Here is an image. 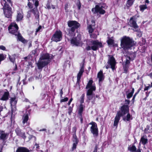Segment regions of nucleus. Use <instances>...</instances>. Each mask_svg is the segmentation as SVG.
I'll use <instances>...</instances> for the list:
<instances>
[{"mask_svg": "<svg viewBox=\"0 0 152 152\" xmlns=\"http://www.w3.org/2000/svg\"><path fill=\"white\" fill-rule=\"evenodd\" d=\"M129 112V107L127 105L122 106L120 111H118L115 118L114 126L117 127L121 116L124 115Z\"/></svg>", "mask_w": 152, "mask_h": 152, "instance_id": "7ed1b4c3", "label": "nucleus"}, {"mask_svg": "<svg viewBox=\"0 0 152 152\" xmlns=\"http://www.w3.org/2000/svg\"><path fill=\"white\" fill-rule=\"evenodd\" d=\"M142 142V143L143 145H145L148 142L147 139L144 137H142L140 140V142L139 144V146L140 147L141 145L140 142Z\"/></svg>", "mask_w": 152, "mask_h": 152, "instance_id": "bb28decb", "label": "nucleus"}, {"mask_svg": "<svg viewBox=\"0 0 152 152\" xmlns=\"http://www.w3.org/2000/svg\"><path fill=\"white\" fill-rule=\"evenodd\" d=\"M88 29L89 33H91L94 31L93 28H92V26L89 25L88 26Z\"/></svg>", "mask_w": 152, "mask_h": 152, "instance_id": "f704fd0d", "label": "nucleus"}, {"mask_svg": "<svg viewBox=\"0 0 152 152\" xmlns=\"http://www.w3.org/2000/svg\"><path fill=\"white\" fill-rule=\"evenodd\" d=\"M106 7V6L104 4L96 5L94 8L95 12L96 13H99L100 14H103L105 13V11L102 8H105Z\"/></svg>", "mask_w": 152, "mask_h": 152, "instance_id": "9b49d317", "label": "nucleus"}, {"mask_svg": "<svg viewBox=\"0 0 152 152\" xmlns=\"http://www.w3.org/2000/svg\"><path fill=\"white\" fill-rule=\"evenodd\" d=\"M93 152H97V149H95Z\"/></svg>", "mask_w": 152, "mask_h": 152, "instance_id": "774afa93", "label": "nucleus"}, {"mask_svg": "<svg viewBox=\"0 0 152 152\" xmlns=\"http://www.w3.org/2000/svg\"><path fill=\"white\" fill-rule=\"evenodd\" d=\"M135 18L134 16L131 18L129 21V24L131 26L133 27L134 29H136L138 28V26L134 20Z\"/></svg>", "mask_w": 152, "mask_h": 152, "instance_id": "ddd939ff", "label": "nucleus"}, {"mask_svg": "<svg viewBox=\"0 0 152 152\" xmlns=\"http://www.w3.org/2000/svg\"><path fill=\"white\" fill-rule=\"evenodd\" d=\"M84 71L83 63L81 65L80 69L77 75V82L79 83L80 81L81 77Z\"/></svg>", "mask_w": 152, "mask_h": 152, "instance_id": "2eb2a0df", "label": "nucleus"}, {"mask_svg": "<svg viewBox=\"0 0 152 152\" xmlns=\"http://www.w3.org/2000/svg\"><path fill=\"white\" fill-rule=\"evenodd\" d=\"M23 18V13L21 10H19L18 12L17 15L16 20L17 21H19L22 20Z\"/></svg>", "mask_w": 152, "mask_h": 152, "instance_id": "412c9836", "label": "nucleus"}, {"mask_svg": "<svg viewBox=\"0 0 152 152\" xmlns=\"http://www.w3.org/2000/svg\"><path fill=\"white\" fill-rule=\"evenodd\" d=\"M89 124L91 125L90 129L91 132L92 133H98V129L96 123L94 122H92L89 123Z\"/></svg>", "mask_w": 152, "mask_h": 152, "instance_id": "4468645a", "label": "nucleus"}, {"mask_svg": "<svg viewBox=\"0 0 152 152\" xmlns=\"http://www.w3.org/2000/svg\"><path fill=\"white\" fill-rule=\"evenodd\" d=\"M15 131L16 133H18L19 132H21V131L19 128H16L15 130Z\"/></svg>", "mask_w": 152, "mask_h": 152, "instance_id": "a18cd8bd", "label": "nucleus"}, {"mask_svg": "<svg viewBox=\"0 0 152 152\" xmlns=\"http://www.w3.org/2000/svg\"><path fill=\"white\" fill-rule=\"evenodd\" d=\"M134 88H132V90H129L126 92L127 94V98L128 99L131 97L134 92Z\"/></svg>", "mask_w": 152, "mask_h": 152, "instance_id": "4be33fe9", "label": "nucleus"}, {"mask_svg": "<svg viewBox=\"0 0 152 152\" xmlns=\"http://www.w3.org/2000/svg\"><path fill=\"white\" fill-rule=\"evenodd\" d=\"M7 135L6 134H1L0 136V138L1 139L4 140L6 139Z\"/></svg>", "mask_w": 152, "mask_h": 152, "instance_id": "e433bc0d", "label": "nucleus"}, {"mask_svg": "<svg viewBox=\"0 0 152 152\" xmlns=\"http://www.w3.org/2000/svg\"><path fill=\"white\" fill-rule=\"evenodd\" d=\"M50 62V56L48 53L41 54L39 60L37 63L38 69H42Z\"/></svg>", "mask_w": 152, "mask_h": 152, "instance_id": "f03ea898", "label": "nucleus"}, {"mask_svg": "<svg viewBox=\"0 0 152 152\" xmlns=\"http://www.w3.org/2000/svg\"><path fill=\"white\" fill-rule=\"evenodd\" d=\"M84 96H85V94H83L81 96V99L80 100V102L81 103H82L83 102L84 99Z\"/></svg>", "mask_w": 152, "mask_h": 152, "instance_id": "ea45409f", "label": "nucleus"}, {"mask_svg": "<svg viewBox=\"0 0 152 152\" xmlns=\"http://www.w3.org/2000/svg\"><path fill=\"white\" fill-rule=\"evenodd\" d=\"M3 10L5 16L7 18H10L12 13V9L8 6V5H3Z\"/></svg>", "mask_w": 152, "mask_h": 152, "instance_id": "0eeeda50", "label": "nucleus"}, {"mask_svg": "<svg viewBox=\"0 0 152 152\" xmlns=\"http://www.w3.org/2000/svg\"><path fill=\"white\" fill-rule=\"evenodd\" d=\"M128 150L130 152H141L140 149V148L139 147L137 150V148L134 145L130 146L128 148Z\"/></svg>", "mask_w": 152, "mask_h": 152, "instance_id": "f3484780", "label": "nucleus"}, {"mask_svg": "<svg viewBox=\"0 0 152 152\" xmlns=\"http://www.w3.org/2000/svg\"><path fill=\"white\" fill-rule=\"evenodd\" d=\"M107 43L109 45H112L114 43V40L111 38H109L107 41Z\"/></svg>", "mask_w": 152, "mask_h": 152, "instance_id": "c9c22d12", "label": "nucleus"}, {"mask_svg": "<svg viewBox=\"0 0 152 152\" xmlns=\"http://www.w3.org/2000/svg\"><path fill=\"white\" fill-rule=\"evenodd\" d=\"M139 91H138V92L136 93L134 95V98H135L136 96L138 94V92H139Z\"/></svg>", "mask_w": 152, "mask_h": 152, "instance_id": "bf43d9fd", "label": "nucleus"}, {"mask_svg": "<svg viewBox=\"0 0 152 152\" xmlns=\"http://www.w3.org/2000/svg\"><path fill=\"white\" fill-rule=\"evenodd\" d=\"M90 45L91 46V49L92 50H96L99 47L102 46V44L97 40L92 41L91 42Z\"/></svg>", "mask_w": 152, "mask_h": 152, "instance_id": "9d476101", "label": "nucleus"}, {"mask_svg": "<svg viewBox=\"0 0 152 152\" xmlns=\"http://www.w3.org/2000/svg\"><path fill=\"white\" fill-rule=\"evenodd\" d=\"M29 47L31 46V41H29L28 42Z\"/></svg>", "mask_w": 152, "mask_h": 152, "instance_id": "4d7b16f0", "label": "nucleus"}, {"mask_svg": "<svg viewBox=\"0 0 152 152\" xmlns=\"http://www.w3.org/2000/svg\"><path fill=\"white\" fill-rule=\"evenodd\" d=\"M17 103V100L15 97L11 98L10 99V103L12 107L15 106Z\"/></svg>", "mask_w": 152, "mask_h": 152, "instance_id": "a878e982", "label": "nucleus"}, {"mask_svg": "<svg viewBox=\"0 0 152 152\" xmlns=\"http://www.w3.org/2000/svg\"><path fill=\"white\" fill-rule=\"evenodd\" d=\"M16 152H29V150L26 148L19 147L18 148Z\"/></svg>", "mask_w": 152, "mask_h": 152, "instance_id": "b1692460", "label": "nucleus"}, {"mask_svg": "<svg viewBox=\"0 0 152 152\" xmlns=\"http://www.w3.org/2000/svg\"><path fill=\"white\" fill-rule=\"evenodd\" d=\"M60 93H61V96L62 95V94H63V91H62V89H61V90Z\"/></svg>", "mask_w": 152, "mask_h": 152, "instance_id": "680f3d73", "label": "nucleus"}, {"mask_svg": "<svg viewBox=\"0 0 152 152\" xmlns=\"http://www.w3.org/2000/svg\"><path fill=\"white\" fill-rule=\"evenodd\" d=\"M147 86L148 87L149 89L152 87H151V86H150V85H148V86Z\"/></svg>", "mask_w": 152, "mask_h": 152, "instance_id": "0e129e2a", "label": "nucleus"}, {"mask_svg": "<svg viewBox=\"0 0 152 152\" xmlns=\"http://www.w3.org/2000/svg\"><path fill=\"white\" fill-rule=\"evenodd\" d=\"M35 145H36V146H37L36 148H38L39 147V145H37V144H35Z\"/></svg>", "mask_w": 152, "mask_h": 152, "instance_id": "69168bd1", "label": "nucleus"}, {"mask_svg": "<svg viewBox=\"0 0 152 152\" xmlns=\"http://www.w3.org/2000/svg\"><path fill=\"white\" fill-rule=\"evenodd\" d=\"M129 111L127 113H128L126 117L124 118H123V120L124 121L126 120L127 121H129L131 119V116L129 113H128Z\"/></svg>", "mask_w": 152, "mask_h": 152, "instance_id": "72a5a7b5", "label": "nucleus"}, {"mask_svg": "<svg viewBox=\"0 0 152 152\" xmlns=\"http://www.w3.org/2000/svg\"><path fill=\"white\" fill-rule=\"evenodd\" d=\"M44 131V132H47L46 131V130L45 129H40L39 131L40 132H41V131Z\"/></svg>", "mask_w": 152, "mask_h": 152, "instance_id": "09e8293b", "label": "nucleus"}, {"mask_svg": "<svg viewBox=\"0 0 152 152\" xmlns=\"http://www.w3.org/2000/svg\"><path fill=\"white\" fill-rule=\"evenodd\" d=\"M68 98L67 97H66L63 99H62L60 101L61 102H64L67 101L68 100Z\"/></svg>", "mask_w": 152, "mask_h": 152, "instance_id": "37998d69", "label": "nucleus"}, {"mask_svg": "<svg viewBox=\"0 0 152 152\" xmlns=\"http://www.w3.org/2000/svg\"><path fill=\"white\" fill-rule=\"evenodd\" d=\"M109 59L108 63L111 66V68L113 70L115 69V66L116 64V62L115 59L113 56L109 55Z\"/></svg>", "mask_w": 152, "mask_h": 152, "instance_id": "f8f14e48", "label": "nucleus"}, {"mask_svg": "<svg viewBox=\"0 0 152 152\" xmlns=\"http://www.w3.org/2000/svg\"><path fill=\"white\" fill-rule=\"evenodd\" d=\"M68 5L67 4H66L65 5V10L66 12H67L68 11Z\"/></svg>", "mask_w": 152, "mask_h": 152, "instance_id": "c03bdc74", "label": "nucleus"}, {"mask_svg": "<svg viewBox=\"0 0 152 152\" xmlns=\"http://www.w3.org/2000/svg\"><path fill=\"white\" fill-rule=\"evenodd\" d=\"M3 109V107L0 105V111H1Z\"/></svg>", "mask_w": 152, "mask_h": 152, "instance_id": "13d9d810", "label": "nucleus"}, {"mask_svg": "<svg viewBox=\"0 0 152 152\" xmlns=\"http://www.w3.org/2000/svg\"><path fill=\"white\" fill-rule=\"evenodd\" d=\"M73 130H74L73 132H76V127H74L73 128Z\"/></svg>", "mask_w": 152, "mask_h": 152, "instance_id": "052dcab7", "label": "nucleus"}, {"mask_svg": "<svg viewBox=\"0 0 152 152\" xmlns=\"http://www.w3.org/2000/svg\"><path fill=\"white\" fill-rule=\"evenodd\" d=\"M149 76H150V77H152V72L151 73L149 74Z\"/></svg>", "mask_w": 152, "mask_h": 152, "instance_id": "e2e57ef3", "label": "nucleus"}, {"mask_svg": "<svg viewBox=\"0 0 152 152\" xmlns=\"http://www.w3.org/2000/svg\"><path fill=\"white\" fill-rule=\"evenodd\" d=\"M140 10L142 12L147 8V5L146 4L141 5L140 6Z\"/></svg>", "mask_w": 152, "mask_h": 152, "instance_id": "2f4dec72", "label": "nucleus"}, {"mask_svg": "<svg viewBox=\"0 0 152 152\" xmlns=\"http://www.w3.org/2000/svg\"><path fill=\"white\" fill-rule=\"evenodd\" d=\"M93 91L91 90H88L87 91L86 95L87 98L89 100H91L93 99Z\"/></svg>", "mask_w": 152, "mask_h": 152, "instance_id": "5701e85b", "label": "nucleus"}, {"mask_svg": "<svg viewBox=\"0 0 152 152\" xmlns=\"http://www.w3.org/2000/svg\"><path fill=\"white\" fill-rule=\"evenodd\" d=\"M130 57L129 56H127L126 57V60L125 62V65L124 66V72L125 73L127 72L128 69L129 68L128 64L130 63Z\"/></svg>", "mask_w": 152, "mask_h": 152, "instance_id": "a211bd4d", "label": "nucleus"}, {"mask_svg": "<svg viewBox=\"0 0 152 152\" xmlns=\"http://www.w3.org/2000/svg\"><path fill=\"white\" fill-rule=\"evenodd\" d=\"M71 43L73 46H81L82 44L80 36L72 38L71 40Z\"/></svg>", "mask_w": 152, "mask_h": 152, "instance_id": "6e6552de", "label": "nucleus"}, {"mask_svg": "<svg viewBox=\"0 0 152 152\" xmlns=\"http://www.w3.org/2000/svg\"><path fill=\"white\" fill-rule=\"evenodd\" d=\"M51 1L48 0V3H47L46 7L48 9H55V6L54 5L51 4H50Z\"/></svg>", "mask_w": 152, "mask_h": 152, "instance_id": "393cba45", "label": "nucleus"}, {"mask_svg": "<svg viewBox=\"0 0 152 152\" xmlns=\"http://www.w3.org/2000/svg\"><path fill=\"white\" fill-rule=\"evenodd\" d=\"M73 141L74 143L73 144V146L72 147V150H74L76 148L78 142V140L77 139V136H76L75 134H73Z\"/></svg>", "mask_w": 152, "mask_h": 152, "instance_id": "6ab92c4d", "label": "nucleus"}, {"mask_svg": "<svg viewBox=\"0 0 152 152\" xmlns=\"http://www.w3.org/2000/svg\"><path fill=\"white\" fill-rule=\"evenodd\" d=\"M86 49L87 50H90L91 49V46H88L86 48Z\"/></svg>", "mask_w": 152, "mask_h": 152, "instance_id": "de8ad7c7", "label": "nucleus"}, {"mask_svg": "<svg viewBox=\"0 0 152 152\" xmlns=\"http://www.w3.org/2000/svg\"><path fill=\"white\" fill-rule=\"evenodd\" d=\"M133 3V0H128L126 3L127 6L128 7L131 6Z\"/></svg>", "mask_w": 152, "mask_h": 152, "instance_id": "473e14b6", "label": "nucleus"}, {"mask_svg": "<svg viewBox=\"0 0 152 152\" xmlns=\"http://www.w3.org/2000/svg\"><path fill=\"white\" fill-rule=\"evenodd\" d=\"M97 77L99 79V83H100V82L102 81L104 79V76L103 74L102 70L100 71L98 73Z\"/></svg>", "mask_w": 152, "mask_h": 152, "instance_id": "aec40b11", "label": "nucleus"}, {"mask_svg": "<svg viewBox=\"0 0 152 152\" xmlns=\"http://www.w3.org/2000/svg\"><path fill=\"white\" fill-rule=\"evenodd\" d=\"M7 2L10 4L12 6V3L10 0H3L1 2V4L2 5H8Z\"/></svg>", "mask_w": 152, "mask_h": 152, "instance_id": "c85d7f7f", "label": "nucleus"}, {"mask_svg": "<svg viewBox=\"0 0 152 152\" xmlns=\"http://www.w3.org/2000/svg\"><path fill=\"white\" fill-rule=\"evenodd\" d=\"M41 26H40L38 28H37V31H36L37 32H38V31L40 29H41Z\"/></svg>", "mask_w": 152, "mask_h": 152, "instance_id": "603ef678", "label": "nucleus"}, {"mask_svg": "<svg viewBox=\"0 0 152 152\" xmlns=\"http://www.w3.org/2000/svg\"><path fill=\"white\" fill-rule=\"evenodd\" d=\"M125 102H126V103L129 104L130 102V101L129 100L126 99L125 100Z\"/></svg>", "mask_w": 152, "mask_h": 152, "instance_id": "864d4df0", "label": "nucleus"}, {"mask_svg": "<svg viewBox=\"0 0 152 152\" xmlns=\"http://www.w3.org/2000/svg\"><path fill=\"white\" fill-rule=\"evenodd\" d=\"M93 81L92 80H90L88 82L86 88H89L88 90H91L92 91H95L96 90V87L94 85H92Z\"/></svg>", "mask_w": 152, "mask_h": 152, "instance_id": "dca6fc26", "label": "nucleus"}, {"mask_svg": "<svg viewBox=\"0 0 152 152\" xmlns=\"http://www.w3.org/2000/svg\"><path fill=\"white\" fill-rule=\"evenodd\" d=\"M62 38V32L60 31H56L53 35L51 38V40L56 42L60 41Z\"/></svg>", "mask_w": 152, "mask_h": 152, "instance_id": "423d86ee", "label": "nucleus"}, {"mask_svg": "<svg viewBox=\"0 0 152 152\" xmlns=\"http://www.w3.org/2000/svg\"><path fill=\"white\" fill-rule=\"evenodd\" d=\"M32 53L34 55H35L36 53V50H34L32 51Z\"/></svg>", "mask_w": 152, "mask_h": 152, "instance_id": "3c124183", "label": "nucleus"}, {"mask_svg": "<svg viewBox=\"0 0 152 152\" xmlns=\"http://www.w3.org/2000/svg\"><path fill=\"white\" fill-rule=\"evenodd\" d=\"M90 36L91 38H96L97 37V35L94 34H90Z\"/></svg>", "mask_w": 152, "mask_h": 152, "instance_id": "a19ab883", "label": "nucleus"}, {"mask_svg": "<svg viewBox=\"0 0 152 152\" xmlns=\"http://www.w3.org/2000/svg\"><path fill=\"white\" fill-rule=\"evenodd\" d=\"M5 58V56L3 54H0V63L1 61L4 60Z\"/></svg>", "mask_w": 152, "mask_h": 152, "instance_id": "4c0bfd02", "label": "nucleus"}, {"mask_svg": "<svg viewBox=\"0 0 152 152\" xmlns=\"http://www.w3.org/2000/svg\"><path fill=\"white\" fill-rule=\"evenodd\" d=\"M77 4V5L78 7V9L79 10H80V7L81 6V4L79 0H78Z\"/></svg>", "mask_w": 152, "mask_h": 152, "instance_id": "58836bf2", "label": "nucleus"}, {"mask_svg": "<svg viewBox=\"0 0 152 152\" xmlns=\"http://www.w3.org/2000/svg\"><path fill=\"white\" fill-rule=\"evenodd\" d=\"M0 49L4 50H5L6 48L3 45H0Z\"/></svg>", "mask_w": 152, "mask_h": 152, "instance_id": "49530a36", "label": "nucleus"}, {"mask_svg": "<svg viewBox=\"0 0 152 152\" xmlns=\"http://www.w3.org/2000/svg\"><path fill=\"white\" fill-rule=\"evenodd\" d=\"M28 119V114H25L23 117V124H25L27 122Z\"/></svg>", "mask_w": 152, "mask_h": 152, "instance_id": "c756f323", "label": "nucleus"}, {"mask_svg": "<svg viewBox=\"0 0 152 152\" xmlns=\"http://www.w3.org/2000/svg\"><path fill=\"white\" fill-rule=\"evenodd\" d=\"M16 56L15 54H13L11 56L9 55V58L10 61L12 63H14L15 59Z\"/></svg>", "mask_w": 152, "mask_h": 152, "instance_id": "cd10ccee", "label": "nucleus"}, {"mask_svg": "<svg viewBox=\"0 0 152 152\" xmlns=\"http://www.w3.org/2000/svg\"><path fill=\"white\" fill-rule=\"evenodd\" d=\"M22 134V135H20V136H21L23 138H25L26 137L24 134Z\"/></svg>", "mask_w": 152, "mask_h": 152, "instance_id": "6e6d98bb", "label": "nucleus"}, {"mask_svg": "<svg viewBox=\"0 0 152 152\" xmlns=\"http://www.w3.org/2000/svg\"><path fill=\"white\" fill-rule=\"evenodd\" d=\"M134 44V42L129 37L124 36L121 39V46L124 50L130 49Z\"/></svg>", "mask_w": 152, "mask_h": 152, "instance_id": "20e7f679", "label": "nucleus"}, {"mask_svg": "<svg viewBox=\"0 0 152 152\" xmlns=\"http://www.w3.org/2000/svg\"><path fill=\"white\" fill-rule=\"evenodd\" d=\"M83 105L82 104H80V106L79 107V111H78V114H79L81 115L82 113V112H83Z\"/></svg>", "mask_w": 152, "mask_h": 152, "instance_id": "7c9ffc66", "label": "nucleus"}, {"mask_svg": "<svg viewBox=\"0 0 152 152\" xmlns=\"http://www.w3.org/2000/svg\"><path fill=\"white\" fill-rule=\"evenodd\" d=\"M149 88L147 86H145L144 88V91H146L148 90L149 89Z\"/></svg>", "mask_w": 152, "mask_h": 152, "instance_id": "5fc2aeb1", "label": "nucleus"}, {"mask_svg": "<svg viewBox=\"0 0 152 152\" xmlns=\"http://www.w3.org/2000/svg\"><path fill=\"white\" fill-rule=\"evenodd\" d=\"M72 108L71 107H69L68 108V113L69 115H70L72 112Z\"/></svg>", "mask_w": 152, "mask_h": 152, "instance_id": "79ce46f5", "label": "nucleus"}, {"mask_svg": "<svg viewBox=\"0 0 152 152\" xmlns=\"http://www.w3.org/2000/svg\"><path fill=\"white\" fill-rule=\"evenodd\" d=\"M145 2L146 3H149V1H148V0H146L145 1Z\"/></svg>", "mask_w": 152, "mask_h": 152, "instance_id": "338daca9", "label": "nucleus"}, {"mask_svg": "<svg viewBox=\"0 0 152 152\" xmlns=\"http://www.w3.org/2000/svg\"><path fill=\"white\" fill-rule=\"evenodd\" d=\"M68 25L69 27H72L69 31V35L71 37L75 36V29L80 26V24L75 21H69L68 22Z\"/></svg>", "mask_w": 152, "mask_h": 152, "instance_id": "39448f33", "label": "nucleus"}, {"mask_svg": "<svg viewBox=\"0 0 152 152\" xmlns=\"http://www.w3.org/2000/svg\"><path fill=\"white\" fill-rule=\"evenodd\" d=\"M18 27L16 24L15 23H12L8 28V30L12 34L17 36L18 39L25 43L26 42L25 40L21 36L20 34L18 31Z\"/></svg>", "mask_w": 152, "mask_h": 152, "instance_id": "f257e3e1", "label": "nucleus"}, {"mask_svg": "<svg viewBox=\"0 0 152 152\" xmlns=\"http://www.w3.org/2000/svg\"><path fill=\"white\" fill-rule=\"evenodd\" d=\"M72 98H71L69 101L68 102V105H69L71 103V102L72 101Z\"/></svg>", "mask_w": 152, "mask_h": 152, "instance_id": "8fccbe9b", "label": "nucleus"}, {"mask_svg": "<svg viewBox=\"0 0 152 152\" xmlns=\"http://www.w3.org/2000/svg\"><path fill=\"white\" fill-rule=\"evenodd\" d=\"M9 93L8 91H0V100L6 101L9 99Z\"/></svg>", "mask_w": 152, "mask_h": 152, "instance_id": "1a4fd4ad", "label": "nucleus"}]
</instances>
